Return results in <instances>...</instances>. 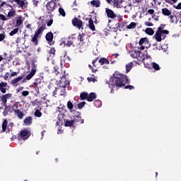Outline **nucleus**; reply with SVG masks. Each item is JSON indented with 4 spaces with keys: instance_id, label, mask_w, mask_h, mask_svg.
Masks as SVG:
<instances>
[{
    "instance_id": "obj_1",
    "label": "nucleus",
    "mask_w": 181,
    "mask_h": 181,
    "mask_svg": "<svg viewBox=\"0 0 181 181\" xmlns=\"http://www.w3.org/2000/svg\"><path fill=\"white\" fill-rule=\"evenodd\" d=\"M61 80L59 81V87L56 88L53 91L54 97L58 95H65L66 88L70 86V81L66 79V71H62L59 76Z\"/></svg>"
},
{
    "instance_id": "obj_2",
    "label": "nucleus",
    "mask_w": 181,
    "mask_h": 181,
    "mask_svg": "<svg viewBox=\"0 0 181 181\" xmlns=\"http://www.w3.org/2000/svg\"><path fill=\"white\" fill-rule=\"evenodd\" d=\"M127 83H129L127 75L119 72H115L112 78L111 83H109V87L110 88H112L115 86L116 87H124Z\"/></svg>"
},
{
    "instance_id": "obj_3",
    "label": "nucleus",
    "mask_w": 181,
    "mask_h": 181,
    "mask_svg": "<svg viewBox=\"0 0 181 181\" xmlns=\"http://www.w3.org/2000/svg\"><path fill=\"white\" fill-rule=\"evenodd\" d=\"M129 54L131 57L133 59H136L139 60V62H144L146 59V56L144 55V54L139 51L137 50H132L129 52Z\"/></svg>"
},
{
    "instance_id": "obj_4",
    "label": "nucleus",
    "mask_w": 181,
    "mask_h": 181,
    "mask_svg": "<svg viewBox=\"0 0 181 181\" xmlns=\"http://www.w3.org/2000/svg\"><path fill=\"white\" fill-rule=\"evenodd\" d=\"M30 136V132L28 129L21 130L18 134V141H26Z\"/></svg>"
},
{
    "instance_id": "obj_5",
    "label": "nucleus",
    "mask_w": 181,
    "mask_h": 181,
    "mask_svg": "<svg viewBox=\"0 0 181 181\" xmlns=\"http://www.w3.org/2000/svg\"><path fill=\"white\" fill-rule=\"evenodd\" d=\"M13 2H15L21 9H26L29 5L28 0H13Z\"/></svg>"
},
{
    "instance_id": "obj_6",
    "label": "nucleus",
    "mask_w": 181,
    "mask_h": 181,
    "mask_svg": "<svg viewBox=\"0 0 181 181\" xmlns=\"http://www.w3.org/2000/svg\"><path fill=\"white\" fill-rule=\"evenodd\" d=\"M57 6V4L56 3V1L52 0L49 1L46 5V8L48 13H51V12H53L54 9H56Z\"/></svg>"
},
{
    "instance_id": "obj_7",
    "label": "nucleus",
    "mask_w": 181,
    "mask_h": 181,
    "mask_svg": "<svg viewBox=\"0 0 181 181\" xmlns=\"http://www.w3.org/2000/svg\"><path fill=\"white\" fill-rule=\"evenodd\" d=\"M46 29V23H38V28L35 32V35L37 36L42 37V34Z\"/></svg>"
},
{
    "instance_id": "obj_8",
    "label": "nucleus",
    "mask_w": 181,
    "mask_h": 181,
    "mask_svg": "<svg viewBox=\"0 0 181 181\" xmlns=\"http://www.w3.org/2000/svg\"><path fill=\"white\" fill-rule=\"evenodd\" d=\"M72 24L78 28V29H84V25H83V21L81 19L74 18L72 20Z\"/></svg>"
},
{
    "instance_id": "obj_9",
    "label": "nucleus",
    "mask_w": 181,
    "mask_h": 181,
    "mask_svg": "<svg viewBox=\"0 0 181 181\" xmlns=\"http://www.w3.org/2000/svg\"><path fill=\"white\" fill-rule=\"evenodd\" d=\"M125 2V0H113L112 4L114 8H117V9H119L121 8H127L126 6H124V3Z\"/></svg>"
},
{
    "instance_id": "obj_10",
    "label": "nucleus",
    "mask_w": 181,
    "mask_h": 181,
    "mask_svg": "<svg viewBox=\"0 0 181 181\" xmlns=\"http://www.w3.org/2000/svg\"><path fill=\"white\" fill-rule=\"evenodd\" d=\"M166 35L163 33H160L159 31H156V34L154 35V38L156 39V42H162V39H166Z\"/></svg>"
},
{
    "instance_id": "obj_11",
    "label": "nucleus",
    "mask_w": 181,
    "mask_h": 181,
    "mask_svg": "<svg viewBox=\"0 0 181 181\" xmlns=\"http://www.w3.org/2000/svg\"><path fill=\"white\" fill-rule=\"evenodd\" d=\"M37 67V64H33L31 71L26 76L25 80H30L35 74H36V69Z\"/></svg>"
},
{
    "instance_id": "obj_12",
    "label": "nucleus",
    "mask_w": 181,
    "mask_h": 181,
    "mask_svg": "<svg viewBox=\"0 0 181 181\" xmlns=\"http://www.w3.org/2000/svg\"><path fill=\"white\" fill-rule=\"evenodd\" d=\"M11 98H12V93H7V94L3 95L1 97V100L4 105H6V103H8V100H10Z\"/></svg>"
},
{
    "instance_id": "obj_13",
    "label": "nucleus",
    "mask_w": 181,
    "mask_h": 181,
    "mask_svg": "<svg viewBox=\"0 0 181 181\" xmlns=\"http://www.w3.org/2000/svg\"><path fill=\"white\" fill-rule=\"evenodd\" d=\"M105 12L107 13V18H110V19H114L117 15L115 14V13H114V11L108 8H105Z\"/></svg>"
},
{
    "instance_id": "obj_14",
    "label": "nucleus",
    "mask_w": 181,
    "mask_h": 181,
    "mask_svg": "<svg viewBox=\"0 0 181 181\" xmlns=\"http://www.w3.org/2000/svg\"><path fill=\"white\" fill-rule=\"evenodd\" d=\"M45 39L49 45H53V33H47L45 35Z\"/></svg>"
},
{
    "instance_id": "obj_15",
    "label": "nucleus",
    "mask_w": 181,
    "mask_h": 181,
    "mask_svg": "<svg viewBox=\"0 0 181 181\" xmlns=\"http://www.w3.org/2000/svg\"><path fill=\"white\" fill-rule=\"evenodd\" d=\"M22 78H23V75L22 76H19L17 78L11 80V84L12 86H13L14 87H17V86H18V83L19 81H21L22 80Z\"/></svg>"
},
{
    "instance_id": "obj_16",
    "label": "nucleus",
    "mask_w": 181,
    "mask_h": 181,
    "mask_svg": "<svg viewBox=\"0 0 181 181\" xmlns=\"http://www.w3.org/2000/svg\"><path fill=\"white\" fill-rule=\"evenodd\" d=\"M14 114L18 117V119H23V117H25V113L21 110H14Z\"/></svg>"
},
{
    "instance_id": "obj_17",
    "label": "nucleus",
    "mask_w": 181,
    "mask_h": 181,
    "mask_svg": "<svg viewBox=\"0 0 181 181\" xmlns=\"http://www.w3.org/2000/svg\"><path fill=\"white\" fill-rule=\"evenodd\" d=\"M165 25L161 24L160 26L158 27L157 32H160L161 33H164L165 35H169V30H164L165 29Z\"/></svg>"
},
{
    "instance_id": "obj_18",
    "label": "nucleus",
    "mask_w": 181,
    "mask_h": 181,
    "mask_svg": "<svg viewBox=\"0 0 181 181\" xmlns=\"http://www.w3.org/2000/svg\"><path fill=\"white\" fill-rule=\"evenodd\" d=\"M7 86H8V83L6 82L0 83V91L3 93V94H5V93H6V88H5Z\"/></svg>"
},
{
    "instance_id": "obj_19",
    "label": "nucleus",
    "mask_w": 181,
    "mask_h": 181,
    "mask_svg": "<svg viewBox=\"0 0 181 181\" xmlns=\"http://www.w3.org/2000/svg\"><path fill=\"white\" fill-rule=\"evenodd\" d=\"M97 98V95L95 93H88V100L89 103L94 101Z\"/></svg>"
},
{
    "instance_id": "obj_20",
    "label": "nucleus",
    "mask_w": 181,
    "mask_h": 181,
    "mask_svg": "<svg viewBox=\"0 0 181 181\" xmlns=\"http://www.w3.org/2000/svg\"><path fill=\"white\" fill-rule=\"evenodd\" d=\"M32 122H33V119L32 118V117L29 116L28 117H26L25 119H24L23 120V124L25 125H32Z\"/></svg>"
},
{
    "instance_id": "obj_21",
    "label": "nucleus",
    "mask_w": 181,
    "mask_h": 181,
    "mask_svg": "<svg viewBox=\"0 0 181 181\" xmlns=\"http://www.w3.org/2000/svg\"><path fill=\"white\" fill-rule=\"evenodd\" d=\"M39 38H40V37H39V35H37L36 34H34V35L33 36L31 42H33L35 46H37V45H39V40H37Z\"/></svg>"
},
{
    "instance_id": "obj_22",
    "label": "nucleus",
    "mask_w": 181,
    "mask_h": 181,
    "mask_svg": "<svg viewBox=\"0 0 181 181\" xmlns=\"http://www.w3.org/2000/svg\"><path fill=\"white\" fill-rule=\"evenodd\" d=\"M90 5H92V6H95V8H100V6H101V2L100 0H93L90 1Z\"/></svg>"
},
{
    "instance_id": "obj_23",
    "label": "nucleus",
    "mask_w": 181,
    "mask_h": 181,
    "mask_svg": "<svg viewBox=\"0 0 181 181\" xmlns=\"http://www.w3.org/2000/svg\"><path fill=\"white\" fill-rule=\"evenodd\" d=\"M88 28L90 29V30H95V26L94 25V21H93V18H89L88 20Z\"/></svg>"
},
{
    "instance_id": "obj_24",
    "label": "nucleus",
    "mask_w": 181,
    "mask_h": 181,
    "mask_svg": "<svg viewBox=\"0 0 181 181\" xmlns=\"http://www.w3.org/2000/svg\"><path fill=\"white\" fill-rule=\"evenodd\" d=\"M64 126L65 127H74V119H71V120L65 119L64 121Z\"/></svg>"
},
{
    "instance_id": "obj_25",
    "label": "nucleus",
    "mask_w": 181,
    "mask_h": 181,
    "mask_svg": "<svg viewBox=\"0 0 181 181\" xmlns=\"http://www.w3.org/2000/svg\"><path fill=\"white\" fill-rule=\"evenodd\" d=\"M23 17L18 16L17 18V20H16V26L17 28H19V26H21V25H23Z\"/></svg>"
},
{
    "instance_id": "obj_26",
    "label": "nucleus",
    "mask_w": 181,
    "mask_h": 181,
    "mask_svg": "<svg viewBox=\"0 0 181 181\" xmlns=\"http://www.w3.org/2000/svg\"><path fill=\"white\" fill-rule=\"evenodd\" d=\"M162 13L165 16H170L172 15V12L167 8H162Z\"/></svg>"
},
{
    "instance_id": "obj_27",
    "label": "nucleus",
    "mask_w": 181,
    "mask_h": 181,
    "mask_svg": "<svg viewBox=\"0 0 181 181\" xmlns=\"http://www.w3.org/2000/svg\"><path fill=\"white\" fill-rule=\"evenodd\" d=\"M98 62H99L100 66H103L104 64H110V61H108L107 59L104 58V57L100 59Z\"/></svg>"
},
{
    "instance_id": "obj_28",
    "label": "nucleus",
    "mask_w": 181,
    "mask_h": 181,
    "mask_svg": "<svg viewBox=\"0 0 181 181\" xmlns=\"http://www.w3.org/2000/svg\"><path fill=\"white\" fill-rule=\"evenodd\" d=\"M148 38L144 37V38H141L139 42V45H144L146 46L148 45Z\"/></svg>"
},
{
    "instance_id": "obj_29",
    "label": "nucleus",
    "mask_w": 181,
    "mask_h": 181,
    "mask_svg": "<svg viewBox=\"0 0 181 181\" xmlns=\"http://www.w3.org/2000/svg\"><path fill=\"white\" fill-rule=\"evenodd\" d=\"M6 128H8V120L5 119L2 124L1 132H5V131H6Z\"/></svg>"
},
{
    "instance_id": "obj_30",
    "label": "nucleus",
    "mask_w": 181,
    "mask_h": 181,
    "mask_svg": "<svg viewBox=\"0 0 181 181\" xmlns=\"http://www.w3.org/2000/svg\"><path fill=\"white\" fill-rule=\"evenodd\" d=\"M138 25V23H135V22H132L130 24L127 25L126 26L127 29H135V28H136V25Z\"/></svg>"
},
{
    "instance_id": "obj_31",
    "label": "nucleus",
    "mask_w": 181,
    "mask_h": 181,
    "mask_svg": "<svg viewBox=\"0 0 181 181\" xmlns=\"http://www.w3.org/2000/svg\"><path fill=\"white\" fill-rule=\"evenodd\" d=\"M16 13V11H15V9H11L7 14V18L8 19H11V18H13V16H15V14Z\"/></svg>"
},
{
    "instance_id": "obj_32",
    "label": "nucleus",
    "mask_w": 181,
    "mask_h": 181,
    "mask_svg": "<svg viewBox=\"0 0 181 181\" xmlns=\"http://www.w3.org/2000/svg\"><path fill=\"white\" fill-rule=\"evenodd\" d=\"M81 100H87L88 98V93L87 92H83L80 95Z\"/></svg>"
},
{
    "instance_id": "obj_33",
    "label": "nucleus",
    "mask_w": 181,
    "mask_h": 181,
    "mask_svg": "<svg viewBox=\"0 0 181 181\" xmlns=\"http://www.w3.org/2000/svg\"><path fill=\"white\" fill-rule=\"evenodd\" d=\"M73 39H75V37H73L71 36L69 37V40L67 41V42L66 44V46L67 47H70V46H71V45H73V43H74Z\"/></svg>"
},
{
    "instance_id": "obj_34",
    "label": "nucleus",
    "mask_w": 181,
    "mask_h": 181,
    "mask_svg": "<svg viewBox=\"0 0 181 181\" xmlns=\"http://www.w3.org/2000/svg\"><path fill=\"white\" fill-rule=\"evenodd\" d=\"M73 107H74V105H73V103H71V101H68L67 107L69 108L70 112H74V110H73Z\"/></svg>"
},
{
    "instance_id": "obj_35",
    "label": "nucleus",
    "mask_w": 181,
    "mask_h": 181,
    "mask_svg": "<svg viewBox=\"0 0 181 181\" xmlns=\"http://www.w3.org/2000/svg\"><path fill=\"white\" fill-rule=\"evenodd\" d=\"M146 33L147 35H150V36H152V35L155 33V31H153V29H152L151 28H148L146 29Z\"/></svg>"
},
{
    "instance_id": "obj_36",
    "label": "nucleus",
    "mask_w": 181,
    "mask_h": 181,
    "mask_svg": "<svg viewBox=\"0 0 181 181\" xmlns=\"http://www.w3.org/2000/svg\"><path fill=\"white\" fill-rule=\"evenodd\" d=\"M93 104L96 108H100V107L102 105V102L100 100H96L93 102Z\"/></svg>"
},
{
    "instance_id": "obj_37",
    "label": "nucleus",
    "mask_w": 181,
    "mask_h": 181,
    "mask_svg": "<svg viewBox=\"0 0 181 181\" xmlns=\"http://www.w3.org/2000/svg\"><path fill=\"white\" fill-rule=\"evenodd\" d=\"M72 113L74 114V119H76V118H78L79 119H81V113L76 112L75 110H74V112Z\"/></svg>"
},
{
    "instance_id": "obj_38",
    "label": "nucleus",
    "mask_w": 181,
    "mask_h": 181,
    "mask_svg": "<svg viewBox=\"0 0 181 181\" xmlns=\"http://www.w3.org/2000/svg\"><path fill=\"white\" fill-rule=\"evenodd\" d=\"M19 32V28H14L9 33L10 36H14V35H16Z\"/></svg>"
},
{
    "instance_id": "obj_39",
    "label": "nucleus",
    "mask_w": 181,
    "mask_h": 181,
    "mask_svg": "<svg viewBox=\"0 0 181 181\" xmlns=\"http://www.w3.org/2000/svg\"><path fill=\"white\" fill-rule=\"evenodd\" d=\"M34 115H35L37 118H40V117H42V112H40L39 109H37L34 112Z\"/></svg>"
},
{
    "instance_id": "obj_40",
    "label": "nucleus",
    "mask_w": 181,
    "mask_h": 181,
    "mask_svg": "<svg viewBox=\"0 0 181 181\" xmlns=\"http://www.w3.org/2000/svg\"><path fill=\"white\" fill-rule=\"evenodd\" d=\"M132 69V62H130L126 65L127 73H129V71H131Z\"/></svg>"
},
{
    "instance_id": "obj_41",
    "label": "nucleus",
    "mask_w": 181,
    "mask_h": 181,
    "mask_svg": "<svg viewBox=\"0 0 181 181\" xmlns=\"http://www.w3.org/2000/svg\"><path fill=\"white\" fill-rule=\"evenodd\" d=\"M59 15H62L64 18L66 16V11H64V8L60 7L59 8Z\"/></svg>"
},
{
    "instance_id": "obj_42",
    "label": "nucleus",
    "mask_w": 181,
    "mask_h": 181,
    "mask_svg": "<svg viewBox=\"0 0 181 181\" xmlns=\"http://www.w3.org/2000/svg\"><path fill=\"white\" fill-rule=\"evenodd\" d=\"M151 65L153 66V69H154V70H160V67L159 66V64L155 62H152Z\"/></svg>"
},
{
    "instance_id": "obj_43",
    "label": "nucleus",
    "mask_w": 181,
    "mask_h": 181,
    "mask_svg": "<svg viewBox=\"0 0 181 181\" xmlns=\"http://www.w3.org/2000/svg\"><path fill=\"white\" fill-rule=\"evenodd\" d=\"M170 19L171 23H177V20H176V16H170Z\"/></svg>"
},
{
    "instance_id": "obj_44",
    "label": "nucleus",
    "mask_w": 181,
    "mask_h": 181,
    "mask_svg": "<svg viewBox=\"0 0 181 181\" xmlns=\"http://www.w3.org/2000/svg\"><path fill=\"white\" fill-rule=\"evenodd\" d=\"M73 119L74 121V124H76V122H81V124H84V119H82L81 117V119L75 118V119Z\"/></svg>"
},
{
    "instance_id": "obj_45",
    "label": "nucleus",
    "mask_w": 181,
    "mask_h": 181,
    "mask_svg": "<svg viewBox=\"0 0 181 181\" xmlns=\"http://www.w3.org/2000/svg\"><path fill=\"white\" fill-rule=\"evenodd\" d=\"M0 21H9V18H8V17L5 16L4 14H0Z\"/></svg>"
},
{
    "instance_id": "obj_46",
    "label": "nucleus",
    "mask_w": 181,
    "mask_h": 181,
    "mask_svg": "<svg viewBox=\"0 0 181 181\" xmlns=\"http://www.w3.org/2000/svg\"><path fill=\"white\" fill-rule=\"evenodd\" d=\"M12 108H13V112H15V110H18L19 108V103H14V105L12 106Z\"/></svg>"
},
{
    "instance_id": "obj_47",
    "label": "nucleus",
    "mask_w": 181,
    "mask_h": 181,
    "mask_svg": "<svg viewBox=\"0 0 181 181\" xmlns=\"http://www.w3.org/2000/svg\"><path fill=\"white\" fill-rule=\"evenodd\" d=\"M86 105V102H81L77 105L78 110H81Z\"/></svg>"
},
{
    "instance_id": "obj_48",
    "label": "nucleus",
    "mask_w": 181,
    "mask_h": 181,
    "mask_svg": "<svg viewBox=\"0 0 181 181\" xmlns=\"http://www.w3.org/2000/svg\"><path fill=\"white\" fill-rule=\"evenodd\" d=\"M84 36H86L84 34H80L78 37V39L80 40V42H84Z\"/></svg>"
},
{
    "instance_id": "obj_49",
    "label": "nucleus",
    "mask_w": 181,
    "mask_h": 181,
    "mask_svg": "<svg viewBox=\"0 0 181 181\" xmlns=\"http://www.w3.org/2000/svg\"><path fill=\"white\" fill-rule=\"evenodd\" d=\"M40 83H41L40 79H37V81L33 83L34 87H37V86H39Z\"/></svg>"
},
{
    "instance_id": "obj_50",
    "label": "nucleus",
    "mask_w": 181,
    "mask_h": 181,
    "mask_svg": "<svg viewBox=\"0 0 181 181\" xmlns=\"http://www.w3.org/2000/svg\"><path fill=\"white\" fill-rule=\"evenodd\" d=\"M49 54H53V56H54V54H56V49L54 48H51L49 50Z\"/></svg>"
},
{
    "instance_id": "obj_51",
    "label": "nucleus",
    "mask_w": 181,
    "mask_h": 181,
    "mask_svg": "<svg viewBox=\"0 0 181 181\" xmlns=\"http://www.w3.org/2000/svg\"><path fill=\"white\" fill-rule=\"evenodd\" d=\"M177 22H180L181 23V13L178 14L177 16H175Z\"/></svg>"
},
{
    "instance_id": "obj_52",
    "label": "nucleus",
    "mask_w": 181,
    "mask_h": 181,
    "mask_svg": "<svg viewBox=\"0 0 181 181\" xmlns=\"http://www.w3.org/2000/svg\"><path fill=\"white\" fill-rule=\"evenodd\" d=\"M6 35L4 33L0 34V42H4V40L5 39Z\"/></svg>"
},
{
    "instance_id": "obj_53",
    "label": "nucleus",
    "mask_w": 181,
    "mask_h": 181,
    "mask_svg": "<svg viewBox=\"0 0 181 181\" xmlns=\"http://www.w3.org/2000/svg\"><path fill=\"white\" fill-rule=\"evenodd\" d=\"M22 95H23V97H27V95H29V91H28V90L23 91Z\"/></svg>"
},
{
    "instance_id": "obj_54",
    "label": "nucleus",
    "mask_w": 181,
    "mask_h": 181,
    "mask_svg": "<svg viewBox=\"0 0 181 181\" xmlns=\"http://www.w3.org/2000/svg\"><path fill=\"white\" fill-rule=\"evenodd\" d=\"M52 25H53V19H50L47 22V26H52Z\"/></svg>"
},
{
    "instance_id": "obj_55",
    "label": "nucleus",
    "mask_w": 181,
    "mask_h": 181,
    "mask_svg": "<svg viewBox=\"0 0 181 181\" xmlns=\"http://www.w3.org/2000/svg\"><path fill=\"white\" fill-rule=\"evenodd\" d=\"M145 25L146 26H153V23H151V22H148V21H146L144 23Z\"/></svg>"
},
{
    "instance_id": "obj_56",
    "label": "nucleus",
    "mask_w": 181,
    "mask_h": 181,
    "mask_svg": "<svg viewBox=\"0 0 181 181\" xmlns=\"http://www.w3.org/2000/svg\"><path fill=\"white\" fill-rule=\"evenodd\" d=\"M124 88H129V90H134V86L128 85L124 87Z\"/></svg>"
},
{
    "instance_id": "obj_57",
    "label": "nucleus",
    "mask_w": 181,
    "mask_h": 181,
    "mask_svg": "<svg viewBox=\"0 0 181 181\" xmlns=\"http://www.w3.org/2000/svg\"><path fill=\"white\" fill-rule=\"evenodd\" d=\"M8 109L5 108L4 112H3V115L4 117H6V115H8Z\"/></svg>"
},
{
    "instance_id": "obj_58",
    "label": "nucleus",
    "mask_w": 181,
    "mask_h": 181,
    "mask_svg": "<svg viewBox=\"0 0 181 181\" xmlns=\"http://www.w3.org/2000/svg\"><path fill=\"white\" fill-rule=\"evenodd\" d=\"M148 13H149L150 15H153V13H155V10H153V9H148Z\"/></svg>"
},
{
    "instance_id": "obj_59",
    "label": "nucleus",
    "mask_w": 181,
    "mask_h": 181,
    "mask_svg": "<svg viewBox=\"0 0 181 181\" xmlns=\"http://www.w3.org/2000/svg\"><path fill=\"white\" fill-rule=\"evenodd\" d=\"M19 74L18 72H12L10 75L11 77H15V76H18Z\"/></svg>"
},
{
    "instance_id": "obj_60",
    "label": "nucleus",
    "mask_w": 181,
    "mask_h": 181,
    "mask_svg": "<svg viewBox=\"0 0 181 181\" xmlns=\"http://www.w3.org/2000/svg\"><path fill=\"white\" fill-rule=\"evenodd\" d=\"M8 78H9V73L8 72L6 73L4 75V80L6 81V80H8Z\"/></svg>"
},
{
    "instance_id": "obj_61",
    "label": "nucleus",
    "mask_w": 181,
    "mask_h": 181,
    "mask_svg": "<svg viewBox=\"0 0 181 181\" xmlns=\"http://www.w3.org/2000/svg\"><path fill=\"white\" fill-rule=\"evenodd\" d=\"M88 81H93V83L97 81V79H95V78H93V77L88 78Z\"/></svg>"
},
{
    "instance_id": "obj_62",
    "label": "nucleus",
    "mask_w": 181,
    "mask_h": 181,
    "mask_svg": "<svg viewBox=\"0 0 181 181\" xmlns=\"http://www.w3.org/2000/svg\"><path fill=\"white\" fill-rule=\"evenodd\" d=\"M21 40H22V38L21 37H18L16 40V43H21Z\"/></svg>"
},
{
    "instance_id": "obj_63",
    "label": "nucleus",
    "mask_w": 181,
    "mask_h": 181,
    "mask_svg": "<svg viewBox=\"0 0 181 181\" xmlns=\"http://www.w3.org/2000/svg\"><path fill=\"white\" fill-rule=\"evenodd\" d=\"M146 45H140L139 49L140 50H145V47Z\"/></svg>"
},
{
    "instance_id": "obj_64",
    "label": "nucleus",
    "mask_w": 181,
    "mask_h": 181,
    "mask_svg": "<svg viewBox=\"0 0 181 181\" xmlns=\"http://www.w3.org/2000/svg\"><path fill=\"white\" fill-rule=\"evenodd\" d=\"M176 9H181V3L178 4L176 6Z\"/></svg>"
}]
</instances>
